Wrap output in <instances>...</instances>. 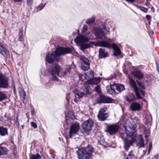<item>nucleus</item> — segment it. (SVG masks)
Here are the masks:
<instances>
[{"label":"nucleus","mask_w":159,"mask_h":159,"mask_svg":"<svg viewBox=\"0 0 159 159\" xmlns=\"http://www.w3.org/2000/svg\"><path fill=\"white\" fill-rule=\"evenodd\" d=\"M71 52V50L69 48H58L55 51L48 52L47 54L46 61L50 64L52 63L54 61H59L60 60L59 57L61 56L70 53Z\"/></svg>","instance_id":"nucleus-1"},{"label":"nucleus","mask_w":159,"mask_h":159,"mask_svg":"<svg viewBox=\"0 0 159 159\" xmlns=\"http://www.w3.org/2000/svg\"><path fill=\"white\" fill-rule=\"evenodd\" d=\"M129 80L130 85L134 88L135 91L138 99H141V96H144L145 95V91H143L145 89V87L143 84L140 82H138L136 85L135 82L132 79L130 78Z\"/></svg>","instance_id":"nucleus-2"},{"label":"nucleus","mask_w":159,"mask_h":159,"mask_svg":"<svg viewBox=\"0 0 159 159\" xmlns=\"http://www.w3.org/2000/svg\"><path fill=\"white\" fill-rule=\"evenodd\" d=\"M91 43L96 46L108 48H110L111 46L114 49L113 54L115 56H117L121 54L120 50L115 43L112 44L111 46L109 43L106 41H99L97 42H92Z\"/></svg>","instance_id":"nucleus-3"},{"label":"nucleus","mask_w":159,"mask_h":159,"mask_svg":"<svg viewBox=\"0 0 159 159\" xmlns=\"http://www.w3.org/2000/svg\"><path fill=\"white\" fill-rule=\"evenodd\" d=\"M90 34V32H88L84 35H80L75 39V43L78 45L80 46V48L82 50H84L88 48V45L84 43L89 40V35Z\"/></svg>","instance_id":"nucleus-4"},{"label":"nucleus","mask_w":159,"mask_h":159,"mask_svg":"<svg viewBox=\"0 0 159 159\" xmlns=\"http://www.w3.org/2000/svg\"><path fill=\"white\" fill-rule=\"evenodd\" d=\"M61 68L60 66L58 64L53 65L52 67L48 70V72L52 76V79L54 81H58L59 73Z\"/></svg>","instance_id":"nucleus-5"},{"label":"nucleus","mask_w":159,"mask_h":159,"mask_svg":"<svg viewBox=\"0 0 159 159\" xmlns=\"http://www.w3.org/2000/svg\"><path fill=\"white\" fill-rule=\"evenodd\" d=\"M93 152V150H78L76 152L79 159H89Z\"/></svg>","instance_id":"nucleus-6"},{"label":"nucleus","mask_w":159,"mask_h":159,"mask_svg":"<svg viewBox=\"0 0 159 159\" xmlns=\"http://www.w3.org/2000/svg\"><path fill=\"white\" fill-rule=\"evenodd\" d=\"M90 87L89 86L85 87V90H80L79 89H75L74 90V92L75 94V98L74 99V101L77 102H78L77 99H80L82 98L84 95H87L89 94V91Z\"/></svg>","instance_id":"nucleus-7"},{"label":"nucleus","mask_w":159,"mask_h":159,"mask_svg":"<svg viewBox=\"0 0 159 159\" xmlns=\"http://www.w3.org/2000/svg\"><path fill=\"white\" fill-rule=\"evenodd\" d=\"M125 131L126 137L125 139L124 147L125 149H128L129 146L135 141L136 139L135 136H131L130 133L127 132L126 130Z\"/></svg>","instance_id":"nucleus-8"},{"label":"nucleus","mask_w":159,"mask_h":159,"mask_svg":"<svg viewBox=\"0 0 159 159\" xmlns=\"http://www.w3.org/2000/svg\"><path fill=\"white\" fill-rule=\"evenodd\" d=\"M94 122L91 119H89L85 121L82 124L84 132L82 131V133L84 134L91 131Z\"/></svg>","instance_id":"nucleus-9"},{"label":"nucleus","mask_w":159,"mask_h":159,"mask_svg":"<svg viewBox=\"0 0 159 159\" xmlns=\"http://www.w3.org/2000/svg\"><path fill=\"white\" fill-rule=\"evenodd\" d=\"M110 88L111 90H108V89L109 88V87L108 86H107L106 89L107 90V92L111 94L116 93L115 89L119 92H120L125 89L124 86L121 84H114L113 85L110 84Z\"/></svg>","instance_id":"nucleus-10"},{"label":"nucleus","mask_w":159,"mask_h":159,"mask_svg":"<svg viewBox=\"0 0 159 159\" xmlns=\"http://www.w3.org/2000/svg\"><path fill=\"white\" fill-rule=\"evenodd\" d=\"M80 129V124L78 122H75L70 126L69 131V137L71 138L74 134H76Z\"/></svg>","instance_id":"nucleus-11"},{"label":"nucleus","mask_w":159,"mask_h":159,"mask_svg":"<svg viewBox=\"0 0 159 159\" xmlns=\"http://www.w3.org/2000/svg\"><path fill=\"white\" fill-rule=\"evenodd\" d=\"M119 128V126L117 124L111 125L107 126L106 131L110 135H114L118 132Z\"/></svg>","instance_id":"nucleus-12"},{"label":"nucleus","mask_w":159,"mask_h":159,"mask_svg":"<svg viewBox=\"0 0 159 159\" xmlns=\"http://www.w3.org/2000/svg\"><path fill=\"white\" fill-rule=\"evenodd\" d=\"M80 59L82 64L81 69L84 71L89 70V59L84 56L81 57Z\"/></svg>","instance_id":"nucleus-13"},{"label":"nucleus","mask_w":159,"mask_h":159,"mask_svg":"<svg viewBox=\"0 0 159 159\" xmlns=\"http://www.w3.org/2000/svg\"><path fill=\"white\" fill-rule=\"evenodd\" d=\"M106 108H103L100 109L99 111L98 117L99 120L104 121L108 117V114L106 111Z\"/></svg>","instance_id":"nucleus-14"},{"label":"nucleus","mask_w":159,"mask_h":159,"mask_svg":"<svg viewBox=\"0 0 159 159\" xmlns=\"http://www.w3.org/2000/svg\"><path fill=\"white\" fill-rule=\"evenodd\" d=\"M97 102L100 103H111L113 102V100L108 97L101 95L98 98Z\"/></svg>","instance_id":"nucleus-15"},{"label":"nucleus","mask_w":159,"mask_h":159,"mask_svg":"<svg viewBox=\"0 0 159 159\" xmlns=\"http://www.w3.org/2000/svg\"><path fill=\"white\" fill-rule=\"evenodd\" d=\"M94 31L95 35L97 38L101 39H106V34L104 33L103 30L98 28H95Z\"/></svg>","instance_id":"nucleus-16"},{"label":"nucleus","mask_w":159,"mask_h":159,"mask_svg":"<svg viewBox=\"0 0 159 159\" xmlns=\"http://www.w3.org/2000/svg\"><path fill=\"white\" fill-rule=\"evenodd\" d=\"M7 78L1 73H0V87L6 88L8 85Z\"/></svg>","instance_id":"nucleus-17"},{"label":"nucleus","mask_w":159,"mask_h":159,"mask_svg":"<svg viewBox=\"0 0 159 159\" xmlns=\"http://www.w3.org/2000/svg\"><path fill=\"white\" fill-rule=\"evenodd\" d=\"M101 78H93L90 80H88L85 82L89 84L95 85L97 84L100 82Z\"/></svg>","instance_id":"nucleus-18"},{"label":"nucleus","mask_w":159,"mask_h":159,"mask_svg":"<svg viewBox=\"0 0 159 159\" xmlns=\"http://www.w3.org/2000/svg\"><path fill=\"white\" fill-rule=\"evenodd\" d=\"M85 77L84 76L82 75H79V79L80 80H83V77L85 78V79L87 80H90L91 78H92L94 77V74L93 71H89L88 72H87L85 73Z\"/></svg>","instance_id":"nucleus-19"},{"label":"nucleus","mask_w":159,"mask_h":159,"mask_svg":"<svg viewBox=\"0 0 159 159\" xmlns=\"http://www.w3.org/2000/svg\"><path fill=\"white\" fill-rule=\"evenodd\" d=\"M130 109L132 111H139L141 108L140 104L137 102H134L130 106Z\"/></svg>","instance_id":"nucleus-20"},{"label":"nucleus","mask_w":159,"mask_h":159,"mask_svg":"<svg viewBox=\"0 0 159 159\" xmlns=\"http://www.w3.org/2000/svg\"><path fill=\"white\" fill-rule=\"evenodd\" d=\"M99 57L100 58L106 57L108 55V53L106 52L105 50L102 48H100L99 49Z\"/></svg>","instance_id":"nucleus-21"},{"label":"nucleus","mask_w":159,"mask_h":159,"mask_svg":"<svg viewBox=\"0 0 159 159\" xmlns=\"http://www.w3.org/2000/svg\"><path fill=\"white\" fill-rule=\"evenodd\" d=\"M135 77L139 79H142L143 77V73L140 70H135L133 72Z\"/></svg>","instance_id":"nucleus-22"},{"label":"nucleus","mask_w":159,"mask_h":159,"mask_svg":"<svg viewBox=\"0 0 159 159\" xmlns=\"http://www.w3.org/2000/svg\"><path fill=\"white\" fill-rule=\"evenodd\" d=\"M1 54H2L6 58H8L10 57V54L9 51L5 47L3 49L2 53Z\"/></svg>","instance_id":"nucleus-23"},{"label":"nucleus","mask_w":159,"mask_h":159,"mask_svg":"<svg viewBox=\"0 0 159 159\" xmlns=\"http://www.w3.org/2000/svg\"><path fill=\"white\" fill-rule=\"evenodd\" d=\"M140 139L139 141L137 143V146L139 148H141L144 147V143L142 137L141 135L140 136Z\"/></svg>","instance_id":"nucleus-24"},{"label":"nucleus","mask_w":159,"mask_h":159,"mask_svg":"<svg viewBox=\"0 0 159 159\" xmlns=\"http://www.w3.org/2000/svg\"><path fill=\"white\" fill-rule=\"evenodd\" d=\"M7 134V129L0 125V135L2 136H4Z\"/></svg>","instance_id":"nucleus-25"},{"label":"nucleus","mask_w":159,"mask_h":159,"mask_svg":"<svg viewBox=\"0 0 159 159\" xmlns=\"http://www.w3.org/2000/svg\"><path fill=\"white\" fill-rule=\"evenodd\" d=\"M135 98L134 94L131 93L126 97V100L128 102H131L134 100Z\"/></svg>","instance_id":"nucleus-26"},{"label":"nucleus","mask_w":159,"mask_h":159,"mask_svg":"<svg viewBox=\"0 0 159 159\" xmlns=\"http://www.w3.org/2000/svg\"><path fill=\"white\" fill-rule=\"evenodd\" d=\"M23 30L22 29L20 30L19 32V39L20 41H22L24 40V38L23 37Z\"/></svg>","instance_id":"nucleus-27"},{"label":"nucleus","mask_w":159,"mask_h":159,"mask_svg":"<svg viewBox=\"0 0 159 159\" xmlns=\"http://www.w3.org/2000/svg\"><path fill=\"white\" fill-rule=\"evenodd\" d=\"M41 156L38 154H32L30 156V159H41Z\"/></svg>","instance_id":"nucleus-28"},{"label":"nucleus","mask_w":159,"mask_h":159,"mask_svg":"<svg viewBox=\"0 0 159 159\" xmlns=\"http://www.w3.org/2000/svg\"><path fill=\"white\" fill-rule=\"evenodd\" d=\"M19 94L20 98L22 100H24L25 99L26 96L25 93L24 91L21 90V91L19 92Z\"/></svg>","instance_id":"nucleus-29"},{"label":"nucleus","mask_w":159,"mask_h":159,"mask_svg":"<svg viewBox=\"0 0 159 159\" xmlns=\"http://www.w3.org/2000/svg\"><path fill=\"white\" fill-rule=\"evenodd\" d=\"M95 18L94 16H93L91 18L88 19L86 21V23L88 24H90L93 23L95 21Z\"/></svg>","instance_id":"nucleus-30"},{"label":"nucleus","mask_w":159,"mask_h":159,"mask_svg":"<svg viewBox=\"0 0 159 159\" xmlns=\"http://www.w3.org/2000/svg\"><path fill=\"white\" fill-rule=\"evenodd\" d=\"M145 138L147 141H148V137L150 135V132L149 130H146L145 132Z\"/></svg>","instance_id":"nucleus-31"},{"label":"nucleus","mask_w":159,"mask_h":159,"mask_svg":"<svg viewBox=\"0 0 159 159\" xmlns=\"http://www.w3.org/2000/svg\"><path fill=\"white\" fill-rule=\"evenodd\" d=\"M6 97V96L5 94L2 92H0V101L4 100Z\"/></svg>","instance_id":"nucleus-32"},{"label":"nucleus","mask_w":159,"mask_h":159,"mask_svg":"<svg viewBox=\"0 0 159 159\" xmlns=\"http://www.w3.org/2000/svg\"><path fill=\"white\" fill-rule=\"evenodd\" d=\"M146 122L148 123L150 122L152 120V117L151 115H148L145 117Z\"/></svg>","instance_id":"nucleus-33"},{"label":"nucleus","mask_w":159,"mask_h":159,"mask_svg":"<svg viewBox=\"0 0 159 159\" xmlns=\"http://www.w3.org/2000/svg\"><path fill=\"white\" fill-rule=\"evenodd\" d=\"M71 67L70 66H67L66 68V71L64 72V75H67L68 73H69L70 70H71Z\"/></svg>","instance_id":"nucleus-34"},{"label":"nucleus","mask_w":159,"mask_h":159,"mask_svg":"<svg viewBox=\"0 0 159 159\" xmlns=\"http://www.w3.org/2000/svg\"><path fill=\"white\" fill-rule=\"evenodd\" d=\"M87 26L86 25H84L82 30V33L83 34L87 30Z\"/></svg>","instance_id":"nucleus-35"},{"label":"nucleus","mask_w":159,"mask_h":159,"mask_svg":"<svg viewBox=\"0 0 159 159\" xmlns=\"http://www.w3.org/2000/svg\"><path fill=\"white\" fill-rule=\"evenodd\" d=\"M7 151L6 150H0V155H3L6 154Z\"/></svg>","instance_id":"nucleus-36"},{"label":"nucleus","mask_w":159,"mask_h":159,"mask_svg":"<svg viewBox=\"0 0 159 159\" xmlns=\"http://www.w3.org/2000/svg\"><path fill=\"white\" fill-rule=\"evenodd\" d=\"M5 47L4 46L3 44L0 43V54L2 53V50Z\"/></svg>","instance_id":"nucleus-37"},{"label":"nucleus","mask_w":159,"mask_h":159,"mask_svg":"<svg viewBox=\"0 0 159 159\" xmlns=\"http://www.w3.org/2000/svg\"><path fill=\"white\" fill-rule=\"evenodd\" d=\"M140 10L146 13L147 11V9L143 7H141L139 8Z\"/></svg>","instance_id":"nucleus-38"},{"label":"nucleus","mask_w":159,"mask_h":159,"mask_svg":"<svg viewBox=\"0 0 159 159\" xmlns=\"http://www.w3.org/2000/svg\"><path fill=\"white\" fill-rule=\"evenodd\" d=\"M95 91L98 93H99L100 91V88L99 86H97L95 88Z\"/></svg>","instance_id":"nucleus-39"},{"label":"nucleus","mask_w":159,"mask_h":159,"mask_svg":"<svg viewBox=\"0 0 159 159\" xmlns=\"http://www.w3.org/2000/svg\"><path fill=\"white\" fill-rule=\"evenodd\" d=\"M81 149H93V148L91 145H89L86 147H84V148L82 147Z\"/></svg>","instance_id":"nucleus-40"},{"label":"nucleus","mask_w":159,"mask_h":159,"mask_svg":"<svg viewBox=\"0 0 159 159\" xmlns=\"http://www.w3.org/2000/svg\"><path fill=\"white\" fill-rule=\"evenodd\" d=\"M27 4L29 6H31L33 2V0H27Z\"/></svg>","instance_id":"nucleus-41"},{"label":"nucleus","mask_w":159,"mask_h":159,"mask_svg":"<svg viewBox=\"0 0 159 159\" xmlns=\"http://www.w3.org/2000/svg\"><path fill=\"white\" fill-rule=\"evenodd\" d=\"M31 125L33 127L35 128H36L37 127L36 124L33 122H31Z\"/></svg>","instance_id":"nucleus-42"},{"label":"nucleus","mask_w":159,"mask_h":159,"mask_svg":"<svg viewBox=\"0 0 159 159\" xmlns=\"http://www.w3.org/2000/svg\"><path fill=\"white\" fill-rule=\"evenodd\" d=\"M45 5H43L42 7H41L40 6H38L37 7V10L38 11H39L41 10L44 7Z\"/></svg>","instance_id":"nucleus-43"},{"label":"nucleus","mask_w":159,"mask_h":159,"mask_svg":"<svg viewBox=\"0 0 159 159\" xmlns=\"http://www.w3.org/2000/svg\"><path fill=\"white\" fill-rule=\"evenodd\" d=\"M126 1L129 2L130 3H132L134 2H135L138 0H125Z\"/></svg>","instance_id":"nucleus-44"},{"label":"nucleus","mask_w":159,"mask_h":159,"mask_svg":"<svg viewBox=\"0 0 159 159\" xmlns=\"http://www.w3.org/2000/svg\"><path fill=\"white\" fill-rule=\"evenodd\" d=\"M152 148V144L151 142H150L149 143L148 146V149H151Z\"/></svg>","instance_id":"nucleus-45"},{"label":"nucleus","mask_w":159,"mask_h":159,"mask_svg":"<svg viewBox=\"0 0 159 159\" xmlns=\"http://www.w3.org/2000/svg\"><path fill=\"white\" fill-rule=\"evenodd\" d=\"M15 125H16L17 127H18L19 126V123L18 120H16L15 121Z\"/></svg>","instance_id":"nucleus-46"},{"label":"nucleus","mask_w":159,"mask_h":159,"mask_svg":"<svg viewBox=\"0 0 159 159\" xmlns=\"http://www.w3.org/2000/svg\"><path fill=\"white\" fill-rule=\"evenodd\" d=\"M132 153H133V151H131L129 153L128 156L129 157H133V155L132 154Z\"/></svg>","instance_id":"nucleus-47"},{"label":"nucleus","mask_w":159,"mask_h":159,"mask_svg":"<svg viewBox=\"0 0 159 159\" xmlns=\"http://www.w3.org/2000/svg\"><path fill=\"white\" fill-rule=\"evenodd\" d=\"M146 17L147 19L148 20H150L151 18V17L149 15H146Z\"/></svg>","instance_id":"nucleus-48"},{"label":"nucleus","mask_w":159,"mask_h":159,"mask_svg":"<svg viewBox=\"0 0 159 159\" xmlns=\"http://www.w3.org/2000/svg\"><path fill=\"white\" fill-rule=\"evenodd\" d=\"M51 157L52 158L54 159L55 158V155L52 153H50Z\"/></svg>","instance_id":"nucleus-49"},{"label":"nucleus","mask_w":159,"mask_h":159,"mask_svg":"<svg viewBox=\"0 0 159 159\" xmlns=\"http://www.w3.org/2000/svg\"><path fill=\"white\" fill-rule=\"evenodd\" d=\"M35 111L34 110H33L31 111L32 115H33L35 114Z\"/></svg>","instance_id":"nucleus-50"},{"label":"nucleus","mask_w":159,"mask_h":159,"mask_svg":"<svg viewBox=\"0 0 159 159\" xmlns=\"http://www.w3.org/2000/svg\"><path fill=\"white\" fill-rule=\"evenodd\" d=\"M151 11H152L153 12L154 11V9L153 7H151Z\"/></svg>","instance_id":"nucleus-51"},{"label":"nucleus","mask_w":159,"mask_h":159,"mask_svg":"<svg viewBox=\"0 0 159 159\" xmlns=\"http://www.w3.org/2000/svg\"><path fill=\"white\" fill-rule=\"evenodd\" d=\"M15 2H20L22 0H13Z\"/></svg>","instance_id":"nucleus-52"},{"label":"nucleus","mask_w":159,"mask_h":159,"mask_svg":"<svg viewBox=\"0 0 159 159\" xmlns=\"http://www.w3.org/2000/svg\"><path fill=\"white\" fill-rule=\"evenodd\" d=\"M12 85H13V89H14V91H15V86L14 84L13 83H12Z\"/></svg>","instance_id":"nucleus-53"},{"label":"nucleus","mask_w":159,"mask_h":159,"mask_svg":"<svg viewBox=\"0 0 159 159\" xmlns=\"http://www.w3.org/2000/svg\"><path fill=\"white\" fill-rule=\"evenodd\" d=\"M150 150H148V152L147 153V155H148L149 153L150 152Z\"/></svg>","instance_id":"nucleus-54"},{"label":"nucleus","mask_w":159,"mask_h":159,"mask_svg":"<svg viewBox=\"0 0 159 159\" xmlns=\"http://www.w3.org/2000/svg\"><path fill=\"white\" fill-rule=\"evenodd\" d=\"M150 150H148V152L147 153V155H148L149 153L150 152Z\"/></svg>","instance_id":"nucleus-55"},{"label":"nucleus","mask_w":159,"mask_h":159,"mask_svg":"<svg viewBox=\"0 0 159 159\" xmlns=\"http://www.w3.org/2000/svg\"><path fill=\"white\" fill-rule=\"evenodd\" d=\"M157 62L158 63V68H159V61L157 62L156 61V63Z\"/></svg>","instance_id":"nucleus-56"},{"label":"nucleus","mask_w":159,"mask_h":159,"mask_svg":"<svg viewBox=\"0 0 159 159\" xmlns=\"http://www.w3.org/2000/svg\"><path fill=\"white\" fill-rule=\"evenodd\" d=\"M0 149H5L3 147H0Z\"/></svg>","instance_id":"nucleus-57"},{"label":"nucleus","mask_w":159,"mask_h":159,"mask_svg":"<svg viewBox=\"0 0 159 159\" xmlns=\"http://www.w3.org/2000/svg\"><path fill=\"white\" fill-rule=\"evenodd\" d=\"M66 122H68V121H67L68 120H67V117H66Z\"/></svg>","instance_id":"nucleus-58"},{"label":"nucleus","mask_w":159,"mask_h":159,"mask_svg":"<svg viewBox=\"0 0 159 159\" xmlns=\"http://www.w3.org/2000/svg\"><path fill=\"white\" fill-rule=\"evenodd\" d=\"M16 120H18V117H17L16 118Z\"/></svg>","instance_id":"nucleus-59"},{"label":"nucleus","mask_w":159,"mask_h":159,"mask_svg":"<svg viewBox=\"0 0 159 159\" xmlns=\"http://www.w3.org/2000/svg\"><path fill=\"white\" fill-rule=\"evenodd\" d=\"M148 23H149V24H150V21H149Z\"/></svg>","instance_id":"nucleus-60"},{"label":"nucleus","mask_w":159,"mask_h":159,"mask_svg":"<svg viewBox=\"0 0 159 159\" xmlns=\"http://www.w3.org/2000/svg\"><path fill=\"white\" fill-rule=\"evenodd\" d=\"M121 137H122V138H123V139L124 138H123V136H121Z\"/></svg>","instance_id":"nucleus-61"},{"label":"nucleus","mask_w":159,"mask_h":159,"mask_svg":"<svg viewBox=\"0 0 159 159\" xmlns=\"http://www.w3.org/2000/svg\"><path fill=\"white\" fill-rule=\"evenodd\" d=\"M78 149H81V148H78Z\"/></svg>","instance_id":"nucleus-62"},{"label":"nucleus","mask_w":159,"mask_h":159,"mask_svg":"<svg viewBox=\"0 0 159 159\" xmlns=\"http://www.w3.org/2000/svg\"><path fill=\"white\" fill-rule=\"evenodd\" d=\"M61 159H63V158H61Z\"/></svg>","instance_id":"nucleus-63"}]
</instances>
